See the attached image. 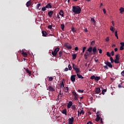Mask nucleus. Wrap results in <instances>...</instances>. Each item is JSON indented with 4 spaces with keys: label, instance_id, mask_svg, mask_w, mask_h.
I'll return each instance as SVG.
<instances>
[{
    "label": "nucleus",
    "instance_id": "obj_1",
    "mask_svg": "<svg viewBox=\"0 0 124 124\" xmlns=\"http://www.w3.org/2000/svg\"><path fill=\"white\" fill-rule=\"evenodd\" d=\"M81 8L79 7V6L77 7L75 6H72V11L75 13V14H80V13H81Z\"/></svg>",
    "mask_w": 124,
    "mask_h": 124
},
{
    "label": "nucleus",
    "instance_id": "obj_2",
    "mask_svg": "<svg viewBox=\"0 0 124 124\" xmlns=\"http://www.w3.org/2000/svg\"><path fill=\"white\" fill-rule=\"evenodd\" d=\"M119 54H117L115 56V59L114 60L115 63H120V62H119L120 60Z\"/></svg>",
    "mask_w": 124,
    "mask_h": 124
},
{
    "label": "nucleus",
    "instance_id": "obj_3",
    "mask_svg": "<svg viewBox=\"0 0 124 124\" xmlns=\"http://www.w3.org/2000/svg\"><path fill=\"white\" fill-rule=\"evenodd\" d=\"M64 83H65V80L64 79H63L62 81L60 83V89H62V88H64Z\"/></svg>",
    "mask_w": 124,
    "mask_h": 124
},
{
    "label": "nucleus",
    "instance_id": "obj_4",
    "mask_svg": "<svg viewBox=\"0 0 124 124\" xmlns=\"http://www.w3.org/2000/svg\"><path fill=\"white\" fill-rule=\"evenodd\" d=\"M105 64H106V65H107L108 66V67H109L110 68H113V65H112L111 62L107 61L106 62H105Z\"/></svg>",
    "mask_w": 124,
    "mask_h": 124
},
{
    "label": "nucleus",
    "instance_id": "obj_5",
    "mask_svg": "<svg viewBox=\"0 0 124 124\" xmlns=\"http://www.w3.org/2000/svg\"><path fill=\"white\" fill-rule=\"evenodd\" d=\"M76 75H73L71 76V81L72 82H75L76 80Z\"/></svg>",
    "mask_w": 124,
    "mask_h": 124
},
{
    "label": "nucleus",
    "instance_id": "obj_6",
    "mask_svg": "<svg viewBox=\"0 0 124 124\" xmlns=\"http://www.w3.org/2000/svg\"><path fill=\"white\" fill-rule=\"evenodd\" d=\"M114 54L115 52H114V51H112L110 53L109 51H108L107 52V56H108V57H111V56H114Z\"/></svg>",
    "mask_w": 124,
    "mask_h": 124
},
{
    "label": "nucleus",
    "instance_id": "obj_7",
    "mask_svg": "<svg viewBox=\"0 0 124 124\" xmlns=\"http://www.w3.org/2000/svg\"><path fill=\"white\" fill-rule=\"evenodd\" d=\"M68 121L69 124H73V123H74V118H73V117H72L71 118H69L68 119Z\"/></svg>",
    "mask_w": 124,
    "mask_h": 124
},
{
    "label": "nucleus",
    "instance_id": "obj_8",
    "mask_svg": "<svg viewBox=\"0 0 124 124\" xmlns=\"http://www.w3.org/2000/svg\"><path fill=\"white\" fill-rule=\"evenodd\" d=\"M95 93L98 94V93H100L101 91H100V88L96 87L95 88Z\"/></svg>",
    "mask_w": 124,
    "mask_h": 124
},
{
    "label": "nucleus",
    "instance_id": "obj_9",
    "mask_svg": "<svg viewBox=\"0 0 124 124\" xmlns=\"http://www.w3.org/2000/svg\"><path fill=\"white\" fill-rule=\"evenodd\" d=\"M26 5L27 7H29V6L32 5V2L31 1V0H30L28 2H27Z\"/></svg>",
    "mask_w": 124,
    "mask_h": 124
},
{
    "label": "nucleus",
    "instance_id": "obj_10",
    "mask_svg": "<svg viewBox=\"0 0 124 124\" xmlns=\"http://www.w3.org/2000/svg\"><path fill=\"white\" fill-rule=\"evenodd\" d=\"M78 116H81V114L84 115V114H85V111H84L83 110H81L80 111L78 110Z\"/></svg>",
    "mask_w": 124,
    "mask_h": 124
},
{
    "label": "nucleus",
    "instance_id": "obj_11",
    "mask_svg": "<svg viewBox=\"0 0 124 124\" xmlns=\"http://www.w3.org/2000/svg\"><path fill=\"white\" fill-rule=\"evenodd\" d=\"M92 51L93 55H96V54H97V49H96V47H94L93 49H92Z\"/></svg>",
    "mask_w": 124,
    "mask_h": 124
},
{
    "label": "nucleus",
    "instance_id": "obj_12",
    "mask_svg": "<svg viewBox=\"0 0 124 124\" xmlns=\"http://www.w3.org/2000/svg\"><path fill=\"white\" fill-rule=\"evenodd\" d=\"M53 14H54V12L52 10L48 12V15L49 17H52V16H53Z\"/></svg>",
    "mask_w": 124,
    "mask_h": 124
},
{
    "label": "nucleus",
    "instance_id": "obj_13",
    "mask_svg": "<svg viewBox=\"0 0 124 124\" xmlns=\"http://www.w3.org/2000/svg\"><path fill=\"white\" fill-rule=\"evenodd\" d=\"M42 35L44 37L47 36V35L48 34V33L46 32V31H42Z\"/></svg>",
    "mask_w": 124,
    "mask_h": 124
},
{
    "label": "nucleus",
    "instance_id": "obj_14",
    "mask_svg": "<svg viewBox=\"0 0 124 124\" xmlns=\"http://www.w3.org/2000/svg\"><path fill=\"white\" fill-rule=\"evenodd\" d=\"M89 52H88V51H86L85 52V54H84V59L85 60H87L88 56H89Z\"/></svg>",
    "mask_w": 124,
    "mask_h": 124
},
{
    "label": "nucleus",
    "instance_id": "obj_15",
    "mask_svg": "<svg viewBox=\"0 0 124 124\" xmlns=\"http://www.w3.org/2000/svg\"><path fill=\"white\" fill-rule=\"evenodd\" d=\"M46 7L47 9L52 8V3H48L46 6Z\"/></svg>",
    "mask_w": 124,
    "mask_h": 124
},
{
    "label": "nucleus",
    "instance_id": "obj_16",
    "mask_svg": "<svg viewBox=\"0 0 124 124\" xmlns=\"http://www.w3.org/2000/svg\"><path fill=\"white\" fill-rule=\"evenodd\" d=\"M49 91H50L51 92H55V88H53L51 86H48Z\"/></svg>",
    "mask_w": 124,
    "mask_h": 124
},
{
    "label": "nucleus",
    "instance_id": "obj_17",
    "mask_svg": "<svg viewBox=\"0 0 124 124\" xmlns=\"http://www.w3.org/2000/svg\"><path fill=\"white\" fill-rule=\"evenodd\" d=\"M59 14L62 16V17H63V14H64V13H63V11L62 10H60L59 13Z\"/></svg>",
    "mask_w": 124,
    "mask_h": 124
},
{
    "label": "nucleus",
    "instance_id": "obj_18",
    "mask_svg": "<svg viewBox=\"0 0 124 124\" xmlns=\"http://www.w3.org/2000/svg\"><path fill=\"white\" fill-rule=\"evenodd\" d=\"M73 103H72V101L69 102L67 106L68 108H70V107H72V106H73Z\"/></svg>",
    "mask_w": 124,
    "mask_h": 124
},
{
    "label": "nucleus",
    "instance_id": "obj_19",
    "mask_svg": "<svg viewBox=\"0 0 124 124\" xmlns=\"http://www.w3.org/2000/svg\"><path fill=\"white\" fill-rule=\"evenodd\" d=\"M91 21L92 23L93 24V25H95V24H96V21H95V20H94V18H93V17L91 18Z\"/></svg>",
    "mask_w": 124,
    "mask_h": 124
},
{
    "label": "nucleus",
    "instance_id": "obj_20",
    "mask_svg": "<svg viewBox=\"0 0 124 124\" xmlns=\"http://www.w3.org/2000/svg\"><path fill=\"white\" fill-rule=\"evenodd\" d=\"M96 116H97V117H96V119H95V121H96V122H99V121H100L101 118H100V117L99 116V114H97Z\"/></svg>",
    "mask_w": 124,
    "mask_h": 124
},
{
    "label": "nucleus",
    "instance_id": "obj_21",
    "mask_svg": "<svg viewBox=\"0 0 124 124\" xmlns=\"http://www.w3.org/2000/svg\"><path fill=\"white\" fill-rule=\"evenodd\" d=\"M77 76H78V78H79V79H84V77L79 74H77Z\"/></svg>",
    "mask_w": 124,
    "mask_h": 124
},
{
    "label": "nucleus",
    "instance_id": "obj_22",
    "mask_svg": "<svg viewBox=\"0 0 124 124\" xmlns=\"http://www.w3.org/2000/svg\"><path fill=\"white\" fill-rule=\"evenodd\" d=\"M62 114H64V115H65L66 116L67 113H66V108H64L63 109L62 111Z\"/></svg>",
    "mask_w": 124,
    "mask_h": 124
},
{
    "label": "nucleus",
    "instance_id": "obj_23",
    "mask_svg": "<svg viewBox=\"0 0 124 124\" xmlns=\"http://www.w3.org/2000/svg\"><path fill=\"white\" fill-rule=\"evenodd\" d=\"M72 65H73V69H74V70H75L76 69H77V65H75L74 63H72Z\"/></svg>",
    "mask_w": 124,
    "mask_h": 124
},
{
    "label": "nucleus",
    "instance_id": "obj_24",
    "mask_svg": "<svg viewBox=\"0 0 124 124\" xmlns=\"http://www.w3.org/2000/svg\"><path fill=\"white\" fill-rule=\"evenodd\" d=\"M26 71L27 73H28L30 75V76L31 75V71H30V70H29L28 69H27Z\"/></svg>",
    "mask_w": 124,
    "mask_h": 124
},
{
    "label": "nucleus",
    "instance_id": "obj_25",
    "mask_svg": "<svg viewBox=\"0 0 124 124\" xmlns=\"http://www.w3.org/2000/svg\"><path fill=\"white\" fill-rule=\"evenodd\" d=\"M51 54L54 57H56V56H57V53L55 50L52 51Z\"/></svg>",
    "mask_w": 124,
    "mask_h": 124
},
{
    "label": "nucleus",
    "instance_id": "obj_26",
    "mask_svg": "<svg viewBox=\"0 0 124 124\" xmlns=\"http://www.w3.org/2000/svg\"><path fill=\"white\" fill-rule=\"evenodd\" d=\"M72 60H75L76 59V57H77V54H74L72 55Z\"/></svg>",
    "mask_w": 124,
    "mask_h": 124
},
{
    "label": "nucleus",
    "instance_id": "obj_27",
    "mask_svg": "<svg viewBox=\"0 0 124 124\" xmlns=\"http://www.w3.org/2000/svg\"><path fill=\"white\" fill-rule=\"evenodd\" d=\"M92 51H93V47H90L87 49V52H89V53H92Z\"/></svg>",
    "mask_w": 124,
    "mask_h": 124
},
{
    "label": "nucleus",
    "instance_id": "obj_28",
    "mask_svg": "<svg viewBox=\"0 0 124 124\" xmlns=\"http://www.w3.org/2000/svg\"><path fill=\"white\" fill-rule=\"evenodd\" d=\"M75 71H76L77 74H78V73L80 72V68H77L75 70Z\"/></svg>",
    "mask_w": 124,
    "mask_h": 124
},
{
    "label": "nucleus",
    "instance_id": "obj_29",
    "mask_svg": "<svg viewBox=\"0 0 124 124\" xmlns=\"http://www.w3.org/2000/svg\"><path fill=\"white\" fill-rule=\"evenodd\" d=\"M100 80V77L96 76L95 77V81H99Z\"/></svg>",
    "mask_w": 124,
    "mask_h": 124
},
{
    "label": "nucleus",
    "instance_id": "obj_30",
    "mask_svg": "<svg viewBox=\"0 0 124 124\" xmlns=\"http://www.w3.org/2000/svg\"><path fill=\"white\" fill-rule=\"evenodd\" d=\"M64 92H65V93H67L68 92V87H64Z\"/></svg>",
    "mask_w": 124,
    "mask_h": 124
},
{
    "label": "nucleus",
    "instance_id": "obj_31",
    "mask_svg": "<svg viewBox=\"0 0 124 124\" xmlns=\"http://www.w3.org/2000/svg\"><path fill=\"white\" fill-rule=\"evenodd\" d=\"M66 47L68 48V50H71V49H72V46H71V45H67L66 46Z\"/></svg>",
    "mask_w": 124,
    "mask_h": 124
},
{
    "label": "nucleus",
    "instance_id": "obj_32",
    "mask_svg": "<svg viewBox=\"0 0 124 124\" xmlns=\"http://www.w3.org/2000/svg\"><path fill=\"white\" fill-rule=\"evenodd\" d=\"M22 55H23V57H27V56H28L27 52H25L24 51L22 52Z\"/></svg>",
    "mask_w": 124,
    "mask_h": 124
},
{
    "label": "nucleus",
    "instance_id": "obj_33",
    "mask_svg": "<svg viewBox=\"0 0 124 124\" xmlns=\"http://www.w3.org/2000/svg\"><path fill=\"white\" fill-rule=\"evenodd\" d=\"M78 96H79L78 94H77L74 96V98L75 100H78Z\"/></svg>",
    "mask_w": 124,
    "mask_h": 124
},
{
    "label": "nucleus",
    "instance_id": "obj_34",
    "mask_svg": "<svg viewBox=\"0 0 124 124\" xmlns=\"http://www.w3.org/2000/svg\"><path fill=\"white\" fill-rule=\"evenodd\" d=\"M54 51L56 52L57 54H58V52L60 51V48L57 47L54 49Z\"/></svg>",
    "mask_w": 124,
    "mask_h": 124
},
{
    "label": "nucleus",
    "instance_id": "obj_35",
    "mask_svg": "<svg viewBox=\"0 0 124 124\" xmlns=\"http://www.w3.org/2000/svg\"><path fill=\"white\" fill-rule=\"evenodd\" d=\"M110 31H112V32H115V28H113L112 26L110 27Z\"/></svg>",
    "mask_w": 124,
    "mask_h": 124
},
{
    "label": "nucleus",
    "instance_id": "obj_36",
    "mask_svg": "<svg viewBox=\"0 0 124 124\" xmlns=\"http://www.w3.org/2000/svg\"><path fill=\"white\" fill-rule=\"evenodd\" d=\"M115 35L116 37H117V39H119V37H118V31H115Z\"/></svg>",
    "mask_w": 124,
    "mask_h": 124
},
{
    "label": "nucleus",
    "instance_id": "obj_37",
    "mask_svg": "<svg viewBox=\"0 0 124 124\" xmlns=\"http://www.w3.org/2000/svg\"><path fill=\"white\" fill-rule=\"evenodd\" d=\"M71 108L73 110H74V111H75V110H76V107L75 106V105H73Z\"/></svg>",
    "mask_w": 124,
    "mask_h": 124
},
{
    "label": "nucleus",
    "instance_id": "obj_38",
    "mask_svg": "<svg viewBox=\"0 0 124 124\" xmlns=\"http://www.w3.org/2000/svg\"><path fill=\"white\" fill-rule=\"evenodd\" d=\"M110 60L111 61V62L112 63H113V62H115V60L114 61V59H113V57H110Z\"/></svg>",
    "mask_w": 124,
    "mask_h": 124
},
{
    "label": "nucleus",
    "instance_id": "obj_39",
    "mask_svg": "<svg viewBox=\"0 0 124 124\" xmlns=\"http://www.w3.org/2000/svg\"><path fill=\"white\" fill-rule=\"evenodd\" d=\"M90 79H92V80H95V76L93 75L91 77Z\"/></svg>",
    "mask_w": 124,
    "mask_h": 124
},
{
    "label": "nucleus",
    "instance_id": "obj_40",
    "mask_svg": "<svg viewBox=\"0 0 124 124\" xmlns=\"http://www.w3.org/2000/svg\"><path fill=\"white\" fill-rule=\"evenodd\" d=\"M121 13H122V12H124V8L123 7L120 8V9H119Z\"/></svg>",
    "mask_w": 124,
    "mask_h": 124
},
{
    "label": "nucleus",
    "instance_id": "obj_41",
    "mask_svg": "<svg viewBox=\"0 0 124 124\" xmlns=\"http://www.w3.org/2000/svg\"><path fill=\"white\" fill-rule=\"evenodd\" d=\"M62 56V51H61L59 52V57H61Z\"/></svg>",
    "mask_w": 124,
    "mask_h": 124
},
{
    "label": "nucleus",
    "instance_id": "obj_42",
    "mask_svg": "<svg viewBox=\"0 0 124 124\" xmlns=\"http://www.w3.org/2000/svg\"><path fill=\"white\" fill-rule=\"evenodd\" d=\"M72 31H73L74 32H76V30H75V28L74 27H72L71 28Z\"/></svg>",
    "mask_w": 124,
    "mask_h": 124
},
{
    "label": "nucleus",
    "instance_id": "obj_43",
    "mask_svg": "<svg viewBox=\"0 0 124 124\" xmlns=\"http://www.w3.org/2000/svg\"><path fill=\"white\" fill-rule=\"evenodd\" d=\"M106 92H107V90H106V89L103 90L102 91V94H104V93H106Z\"/></svg>",
    "mask_w": 124,
    "mask_h": 124
},
{
    "label": "nucleus",
    "instance_id": "obj_44",
    "mask_svg": "<svg viewBox=\"0 0 124 124\" xmlns=\"http://www.w3.org/2000/svg\"><path fill=\"white\" fill-rule=\"evenodd\" d=\"M41 6V3H38L37 5V9H39V7Z\"/></svg>",
    "mask_w": 124,
    "mask_h": 124
},
{
    "label": "nucleus",
    "instance_id": "obj_45",
    "mask_svg": "<svg viewBox=\"0 0 124 124\" xmlns=\"http://www.w3.org/2000/svg\"><path fill=\"white\" fill-rule=\"evenodd\" d=\"M61 29L63 31L64 30V24H61Z\"/></svg>",
    "mask_w": 124,
    "mask_h": 124
},
{
    "label": "nucleus",
    "instance_id": "obj_46",
    "mask_svg": "<svg viewBox=\"0 0 124 124\" xmlns=\"http://www.w3.org/2000/svg\"><path fill=\"white\" fill-rule=\"evenodd\" d=\"M46 8H46V6L42 8V9H41L42 11H45L46 10Z\"/></svg>",
    "mask_w": 124,
    "mask_h": 124
},
{
    "label": "nucleus",
    "instance_id": "obj_47",
    "mask_svg": "<svg viewBox=\"0 0 124 124\" xmlns=\"http://www.w3.org/2000/svg\"><path fill=\"white\" fill-rule=\"evenodd\" d=\"M72 94L74 96H75V95H77V94H77L76 92L73 91L72 92Z\"/></svg>",
    "mask_w": 124,
    "mask_h": 124
},
{
    "label": "nucleus",
    "instance_id": "obj_48",
    "mask_svg": "<svg viewBox=\"0 0 124 124\" xmlns=\"http://www.w3.org/2000/svg\"><path fill=\"white\" fill-rule=\"evenodd\" d=\"M48 81H50V82L53 81V77H49L48 78Z\"/></svg>",
    "mask_w": 124,
    "mask_h": 124
},
{
    "label": "nucleus",
    "instance_id": "obj_49",
    "mask_svg": "<svg viewBox=\"0 0 124 124\" xmlns=\"http://www.w3.org/2000/svg\"><path fill=\"white\" fill-rule=\"evenodd\" d=\"M68 67L70 70H72V67H71V65H70V64L68 65Z\"/></svg>",
    "mask_w": 124,
    "mask_h": 124
},
{
    "label": "nucleus",
    "instance_id": "obj_50",
    "mask_svg": "<svg viewBox=\"0 0 124 124\" xmlns=\"http://www.w3.org/2000/svg\"><path fill=\"white\" fill-rule=\"evenodd\" d=\"M52 28H53V25H49L47 26V28L49 29V30H52Z\"/></svg>",
    "mask_w": 124,
    "mask_h": 124
},
{
    "label": "nucleus",
    "instance_id": "obj_51",
    "mask_svg": "<svg viewBox=\"0 0 124 124\" xmlns=\"http://www.w3.org/2000/svg\"><path fill=\"white\" fill-rule=\"evenodd\" d=\"M78 93H84V90H82L78 89Z\"/></svg>",
    "mask_w": 124,
    "mask_h": 124
},
{
    "label": "nucleus",
    "instance_id": "obj_52",
    "mask_svg": "<svg viewBox=\"0 0 124 124\" xmlns=\"http://www.w3.org/2000/svg\"><path fill=\"white\" fill-rule=\"evenodd\" d=\"M86 49H87V47L86 46L83 47V48L82 49V52L83 53H85V50H86Z\"/></svg>",
    "mask_w": 124,
    "mask_h": 124
},
{
    "label": "nucleus",
    "instance_id": "obj_53",
    "mask_svg": "<svg viewBox=\"0 0 124 124\" xmlns=\"http://www.w3.org/2000/svg\"><path fill=\"white\" fill-rule=\"evenodd\" d=\"M121 45V47H124V43L122 42L120 43Z\"/></svg>",
    "mask_w": 124,
    "mask_h": 124
},
{
    "label": "nucleus",
    "instance_id": "obj_54",
    "mask_svg": "<svg viewBox=\"0 0 124 124\" xmlns=\"http://www.w3.org/2000/svg\"><path fill=\"white\" fill-rule=\"evenodd\" d=\"M124 46H120V50L121 51H123V50H124Z\"/></svg>",
    "mask_w": 124,
    "mask_h": 124
},
{
    "label": "nucleus",
    "instance_id": "obj_55",
    "mask_svg": "<svg viewBox=\"0 0 124 124\" xmlns=\"http://www.w3.org/2000/svg\"><path fill=\"white\" fill-rule=\"evenodd\" d=\"M103 11L104 14H106V9H103Z\"/></svg>",
    "mask_w": 124,
    "mask_h": 124
},
{
    "label": "nucleus",
    "instance_id": "obj_56",
    "mask_svg": "<svg viewBox=\"0 0 124 124\" xmlns=\"http://www.w3.org/2000/svg\"><path fill=\"white\" fill-rule=\"evenodd\" d=\"M118 88H122V83L118 84Z\"/></svg>",
    "mask_w": 124,
    "mask_h": 124
},
{
    "label": "nucleus",
    "instance_id": "obj_57",
    "mask_svg": "<svg viewBox=\"0 0 124 124\" xmlns=\"http://www.w3.org/2000/svg\"><path fill=\"white\" fill-rule=\"evenodd\" d=\"M109 37H107L106 39V41H107V42H108V41H109Z\"/></svg>",
    "mask_w": 124,
    "mask_h": 124
},
{
    "label": "nucleus",
    "instance_id": "obj_58",
    "mask_svg": "<svg viewBox=\"0 0 124 124\" xmlns=\"http://www.w3.org/2000/svg\"><path fill=\"white\" fill-rule=\"evenodd\" d=\"M94 43H95V41H93L91 42V45H93V44H94Z\"/></svg>",
    "mask_w": 124,
    "mask_h": 124
},
{
    "label": "nucleus",
    "instance_id": "obj_59",
    "mask_svg": "<svg viewBox=\"0 0 124 124\" xmlns=\"http://www.w3.org/2000/svg\"><path fill=\"white\" fill-rule=\"evenodd\" d=\"M99 50V53L100 54H102V50L101 49H98Z\"/></svg>",
    "mask_w": 124,
    "mask_h": 124
},
{
    "label": "nucleus",
    "instance_id": "obj_60",
    "mask_svg": "<svg viewBox=\"0 0 124 124\" xmlns=\"http://www.w3.org/2000/svg\"><path fill=\"white\" fill-rule=\"evenodd\" d=\"M86 124H93L92 122L89 121V122H87Z\"/></svg>",
    "mask_w": 124,
    "mask_h": 124
},
{
    "label": "nucleus",
    "instance_id": "obj_61",
    "mask_svg": "<svg viewBox=\"0 0 124 124\" xmlns=\"http://www.w3.org/2000/svg\"><path fill=\"white\" fill-rule=\"evenodd\" d=\"M75 51H78L79 50V48H78V47H76L75 48Z\"/></svg>",
    "mask_w": 124,
    "mask_h": 124
},
{
    "label": "nucleus",
    "instance_id": "obj_62",
    "mask_svg": "<svg viewBox=\"0 0 124 124\" xmlns=\"http://www.w3.org/2000/svg\"><path fill=\"white\" fill-rule=\"evenodd\" d=\"M121 75L124 77V70L121 72Z\"/></svg>",
    "mask_w": 124,
    "mask_h": 124
},
{
    "label": "nucleus",
    "instance_id": "obj_63",
    "mask_svg": "<svg viewBox=\"0 0 124 124\" xmlns=\"http://www.w3.org/2000/svg\"><path fill=\"white\" fill-rule=\"evenodd\" d=\"M104 68H106V69H108V67L107 65L104 66Z\"/></svg>",
    "mask_w": 124,
    "mask_h": 124
},
{
    "label": "nucleus",
    "instance_id": "obj_64",
    "mask_svg": "<svg viewBox=\"0 0 124 124\" xmlns=\"http://www.w3.org/2000/svg\"><path fill=\"white\" fill-rule=\"evenodd\" d=\"M64 71H68V68H65L64 69Z\"/></svg>",
    "mask_w": 124,
    "mask_h": 124
}]
</instances>
